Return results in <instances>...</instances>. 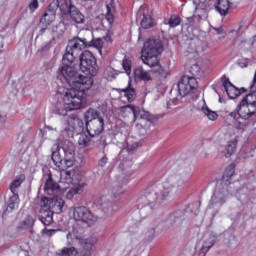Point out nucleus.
I'll return each instance as SVG.
<instances>
[{"label": "nucleus", "instance_id": "5", "mask_svg": "<svg viewBox=\"0 0 256 256\" xmlns=\"http://www.w3.org/2000/svg\"><path fill=\"white\" fill-rule=\"evenodd\" d=\"M89 45V41L87 39L74 37L69 41L68 46L66 47V53L64 54L62 61L64 63H73L75 61L76 55H79L85 47Z\"/></svg>", "mask_w": 256, "mask_h": 256}, {"label": "nucleus", "instance_id": "52", "mask_svg": "<svg viewBox=\"0 0 256 256\" xmlns=\"http://www.w3.org/2000/svg\"><path fill=\"white\" fill-rule=\"evenodd\" d=\"M226 245L229 249H237V241H235L234 237H231Z\"/></svg>", "mask_w": 256, "mask_h": 256}, {"label": "nucleus", "instance_id": "3", "mask_svg": "<svg viewBox=\"0 0 256 256\" xmlns=\"http://www.w3.org/2000/svg\"><path fill=\"white\" fill-rule=\"evenodd\" d=\"M81 105H83V92L72 88L65 92L62 101L56 103L54 111L57 115L65 117L69 111L81 109Z\"/></svg>", "mask_w": 256, "mask_h": 256}, {"label": "nucleus", "instance_id": "21", "mask_svg": "<svg viewBox=\"0 0 256 256\" xmlns=\"http://www.w3.org/2000/svg\"><path fill=\"white\" fill-rule=\"evenodd\" d=\"M255 112L256 106L240 102L236 113L241 117V119H250V117L255 115Z\"/></svg>", "mask_w": 256, "mask_h": 256}, {"label": "nucleus", "instance_id": "8", "mask_svg": "<svg viewBox=\"0 0 256 256\" xmlns=\"http://www.w3.org/2000/svg\"><path fill=\"white\" fill-rule=\"evenodd\" d=\"M80 69L83 73L95 77L97 75V60L90 51H84L80 57Z\"/></svg>", "mask_w": 256, "mask_h": 256}, {"label": "nucleus", "instance_id": "53", "mask_svg": "<svg viewBox=\"0 0 256 256\" xmlns=\"http://www.w3.org/2000/svg\"><path fill=\"white\" fill-rule=\"evenodd\" d=\"M107 161L108 159L106 158V156L102 157L98 162L99 167H103L104 165H107Z\"/></svg>", "mask_w": 256, "mask_h": 256}, {"label": "nucleus", "instance_id": "58", "mask_svg": "<svg viewBox=\"0 0 256 256\" xmlns=\"http://www.w3.org/2000/svg\"><path fill=\"white\" fill-rule=\"evenodd\" d=\"M67 240H68V244L71 245V242L69 241L70 239H73V234L71 232H69L66 236Z\"/></svg>", "mask_w": 256, "mask_h": 256}, {"label": "nucleus", "instance_id": "47", "mask_svg": "<svg viewBox=\"0 0 256 256\" xmlns=\"http://www.w3.org/2000/svg\"><path fill=\"white\" fill-rule=\"evenodd\" d=\"M255 39H256V35L253 36V40L252 41H241L239 44L240 49H251V47H253V43H255Z\"/></svg>", "mask_w": 256, "mask_h": 256}, {"label": "nucleus", "instance_id": "39", "mask_svg": "<svg viewBox=\"0 0 256 256\" xmlns=\"http://www.w3.org/2000/svg\"><path fill=\"white\" fill-rule=\"evenodd\" d=\"M91 144V136L85 134V133H81L80 132V135H79V138H78V145L79 147H89V145Z\"/></svg>", "mask_w": 256, "mask_h": 256}, {"label": "nucleus", "instance_id": "51", "mask_svg": "<svg viewBox=\"0 0 256 256\" xmlns=\"http://www.w3.org/2000/svg\"><path fill=\"white\" fill-rule=\"evenodd\" d=\"M39 7V1L38 0H32L29 5L28 9L31 11V13H34L36 9Z\"/></svg>", "mask_w": 256, "mask_h": 256}, {"label": "nucleus", "instance_id": "20", "mask_svg": "<svg viewBox=\"0 0 256 256\" xmlns=\"http://www.w3.org/2000/svg\"><path fill=\"white\" fill-rule=\"evenodd\" d=\"M76 239H79L82 247L80 256H91V249H93V245L97 243V240L94 237L79 238V236H76Z\"/></svg>", "mask_w": 256, "mask_h": 256}, {"label": "nucleus", "instance_id": "16", "mask_svg": "<svg viewBox=\"0 0 256 256\" xmlns=\"http://www.w3.org/2000/svg\"><path fill=\"white\" fill-rule=\"evenodd\" d=\"M72 85H74V87H78V90L75 89V91L81 92L82 99H83V95H85V91H89V88L93 87V78L78 74V76H76V80L74 81V84Z\"/></svg>", "mask_w": 256, "mask_h": 256}, {"label": "nucleus", "instance_id": "36", "mask_svg": "<svg viewBox=\"0 0 256 256\" xmlns=\"http://www.w3.org/2000/svg\"><path fill=\"white\" fill-rule=\"evenodd\" d=\"M137 107L133 105H126L119 108L121 117H129V115H133L135 117V111Z\"/></svg>", "mask_w": 256, "mask_h": 256}, {"label": "nucleus", "instance_id": "24", "mask_svg": "<svg viewBox=\"0 0 256 256\" xmlns=\"http://www.w3.org/2000/svg\"><path fill=\"white\" fill-rule=\"evenodd\" d=\"M53 213L49 208L41 206L39 219L44 225L53 223Z\"/></svg>", "mask_w": 256, "mask_h": 256}, {"label": "nucleus", "instance_id": "18", "mask_svg": "<svg viewBox=\"0 0 256 256\" xmlns=\"http://www.w3.org/2000/svg\"><path fill=\"white\" fill-rule=\"evenodd\" d=\"M235 151H237V138L230 140L226 146L218 147V157L229 159L231 155L235 154Z\"/></svg>", "mask_w": 256, "mask_h": 256}, {"label": "nucleus", "instance_id": "41", "mask_svg": "<svg viewBox=\"0 0 256 256\" xmlns=\"http://www.w3.org/2000/svg\"><path fill=\"white\" fill-rule=\"evenodd\" d=\"M142 15H143V18L140 23L141 27L143 29H151V27H153V19H151L150 15H146L145 13H143Z\"/></svg>", "mask_w": 256, "mask_h": 256}, {"label": "nucleus", "instance_id": "30", "mask_svg": "<svg viewBox=\"0 0 256 256\" xmlns=\"http://www.w3.org/2000/svg\"><path fill=\"white\" fill-rule=\"evenodd\" d=\"M100 204L102 205L103 211H105V213H113V211H117V205L109 201V198L106 196H102L100 198Z\"/></svg>", "mask_w": 256, "mask_h": 256}, {"label": "nucleus", "instance_id": "14", "mask_svg": "<svg viewBox=\"0 0 256 256\" xmlns=\"http://www.w3.org/2000/svg\"><path fill=\"white\" fill-rule=\"evenodd\" d=\"M215 245V236L207 233L204 234L202 239L197 242V249H199L198 256H206L209 249Z\"/></svg>", "mask_w": 256, "mask_h": 256}, {"label": "nucleus", "instance_id": "29", "mask_svg": "<svg viewBox=\"0 0 256 256\" xmlns=\"http://www.w3.org/2000/svg\"><path fill=\"white\" fill-rule=\"evenodd\" d=\"M84 119L87 125L89 123H93V121H99V119H103V117H101L99 111L89 108L84 114Z\"/></svg>", "mask_w": 256, "mask_h": 256}, {"label": "nucleus", "instance_id": "64", "mask_svg": "<svg viewBox=\"0 0 256 256\" xmlns=\"http://www.w3.org/2000/svg\"><path fill=\"white\" fill-rule=\"evenodd\" d=\"M47 129H48L49 131H53V127H51V126H47Z\"/></svg>", "mask_w": 256, "mask_h": 256}, {"label": "nucleus", "instance_id": "34", "mask_svg": "<svg viewBox=\"0 0 256 256\" xmlns=\"http://www.w3.org/2000/svg\"><path fill=\"white\" fill-rule=\"evenodd\" d=\"M16 207H19V195L13 194L8 200V205L4 214L7 215V213H11Z\"/></svg>", "mask_w": 256, "mask_h": 256}, {"label": "nucleus", "instance_id": "59", "mask_svg": "<svg viewBox=\"0 0 256 256\" xmlns=\"http://www.w3.org/2000/svg\"><path fill=\"white\" fill-rule=\"evenodd\" d=\"M215 31H217L218 35H223V29L222 28H214Z\"/></svg>", "mask_w": 256, "mask_h": 256}, {"label": "nucleus", "instance_id": "11", "mask_svg": "<svg viewBox=\"0 0 256 256\" xmlns=\"http://www.w3.org/2000/svg\"><path fill=\"white\" fill-rule=\"evenodd\" d=\"M41 207H46L53 213H61L63 207H65V200L61 198V195H54L52 198H42Z\"/></svg>", "mask_w": 256, "mask_h": 256}, {"label": "nucleus", "instance_id": "6", "mask_svg": "<svg viewBox=\"0 0 256 256\" xmlns=\"http://www.w3.org/2000/svg\"><path fill=\"white\" fill-rule=\"evenodd\" d=\"M60 11L63 15H69L70 19L78 25L85 23V16L77 6L73 5L72 0H62Z\"/></svg>", "mask_w": 256, "mask_h": 256}, {"label": "nucleus", "instance_id": "19", "mask_svg": "<svg viewBox=\"0 0 256 256\" xmlns=\"http://www.w3.org/2000/svg\"><path fill=\"white\" fill-rule=\"evenodd\" d=\"M44 191L47 195H51L52 197L63 193V189H61V186L53 180V176H51V174L45 182Z\"/></svg>", "mask_w": 256, "mask_h": 256}, {"label": "nucleus", "instance_id": "10", "mask_svg": "<svg viewBox=\"0 0 256 256\" xmlns=\"http://www.w3.org/2000/svg\"><path fill=\"white\" fill-rule=\"evenodd\" d=\"M63 66L60 68L58 72V77L60 79H65L68 85H75V81L79 73L73 67V62H64L62 60Z\"/></svg>", "mask_w": 256, "mask_h": 256}, {"label": "nucleus", "instance_id": "12", "mask_svg": "<svg viewBox=\"0 0 256 256\" xmlns=\"http://www.w3.org/2000/svg\"><path fill=\"white\" fill-rule=\"evenodd\" d=\"M57 9H61V1L54 0L50 3L44 15L40 19V23L44 25V27H49V25L55 21L57 17Z\"/></svg>", "mask_w": 256, "mask_h": 256}, {"label": "nucleus", "instance_id": "35", "mask_svg": "<svg viewBox=\"0 0 256 256\" xmlns=\"http://www.w3.org/2000/svg\"><path fill=\"white\" fill-rule=\"evenodd\" d=\"M136 119H144V121H151V114L139 107L134 110V121Z\"/></svg>", "mask_w": 256, "mask_h": 256}, {"label": "nucleus", "instance_id": "63", "mask_svg": "<svg viewBox=\"0 0 256 256\" xmlns=\"http://www.w3.org/2000/svg\"><path fill=\"white\" fill-rule=\"evenodd\" d=\"M49 45H46V47H42V51H48Z\"/></svg>", "mask_w": 256, "mask_h": 256}, {"label": "nucleus", "instance_id": "48", "mask_svg": "<svg viewBox=\"0 0 256 256\" xmlns=\"http://www.w3.org/2000/svg\"><path fill=\"white\" fill-rule=\"evenodd\" d=\"M23 183V180L16 179L10 184V191H12L13 195H15V192L19 187H21V184Z\"/></svg>", "mask_w": 256, "mask_h": 256}, {"label": "nucleus", "instance_id": "57", "mask_svg": "<svg viewBox=\"0 0 256 256\" xmlns=\"http://www.w3.org/2000/svg\"><path fill=\"white\" fill-rule=\"evenodd\" d=\"M149 237H150V241H152V239H154V237H155V228H152L150 230Z\"/></svg>", "mask_w": 256, "mask_h": 256}, {"label": "nucleus", "instance_id": "4", "mask_svg": "<svg viewBox=\"0 0 256 256\" xmlns=\"http://www.w3.org/2000/svg\"><path fill=\"white\" fill-rule=\"evenodd\" d=\"M60 183H66V185H73V187L68 191V199L73 198V195L83 192L85 183L83 181V175L78 169H70L62 172L60 174Z\"/></svg>", "mask_w": 256, "mask_h": 256}, {"label": "nucleus", "instance_id": "15", "mask_svg": "<svg viewBox=\"0 0 256 256\" xmlns=\"http://www.w3.org/2000/svg\"><path fill=\"white\" fill-rule=\"evenodd\" d=\"M83 129H85V123H83L81 118L71 116L66 120L65 131L69 132L71 135H73V133L79 135V133H83Z\"/></svg>", "mask_w": 256, "mask_h": 256}, {"label": "nucleus", "instance_id": "46", "mask_svg": "<svg viewBox=\"0 0 256 256\" xmlns=\"http://www.w3.org/2000/svg\"><path fill=\"white\" fill-rule=\"evenodd\" d=\"M92 47H96L98 49V53H102L101 49H103V40L101 38H97L95 40H92L91 42Z\"/></svg>", "mask_w": 256, "mask_h": 256}, {"label": "nucleus", "instance_id": "40", "mask_svg": "<svg viewBox=\"0 0 256 256\" xmlns=\"http://www.w3.org/2000/svg\"><path fill=\"white\" fill-rule=\"evenodd\" d=\"M107 8V14H106V19L108 21V23L113 24V21L115 19V6H113V0L111 1L110 4H107L106 6Z\"/></svg>", "mask_w": 256, "mask_h": 256}, {"label": "nucleus", "instance_id": "61", "mask_svg": "<svg viewBox=\"0 0 256 256\" xmlns=\"http://www.w3.org/2000/svg\"><path fill=\"white\" fill-rule=\"evenodd\" d=\"M45 31H47V26L40 29V35H43V33H45Z\"/></svg>", "mask_w": 256, "mask_h": 256}, {"label": "nucleus", "instance_id": "27", "mask_svg": "<svg viewBox=\"0 0 256 256\" xmlns=\"http://www.w3.org/2000/svg\"><path fill=\"white\" fill-rule=\"evenodd\" d=\"M207 4L201 2L196 6V15L192 19L193 21H201V19H207Z\"/></svg>", "mask_w": 256, "mask_h": 256}, {"label": "nucleus", "instance_id": "62", "mask_svg": "<svg viewBox=\"0 0 256 256\" xmlns=\"http://www.w3.org/2000/svg\"><path fill=\"white\" fill-rule=\"evenodd\" d=\"M65 149H73V144H69L68 146L64 147Z\"/></svg>", "mask_w": 256, "mask_h": 256}, {"label": "nucleus", "instance_id": "26", "mask_svg": "<svg viewBox=\"0 0 256 256\" xmlns=\"http://www.w3.org/2000/svg\"><path fill=\"white\" fill-rule=\"evenodd\" d=\"M51 159L56 167L58 169H61L63 167V157L61 156V153L59 152V144H54L52 147V155Z\"/></svg>", "mask_w": 256, "mask_h": 256}, {"label": "nucleus", "instance_id": "49", "mask_svg": "<svg viewBox=\"0 0 256 256\" xmlns=\"http://www.w3.org/2000/svg\"><path fill=\"white\" fill-rule=\"evenodd\" d=\"M139 147V142L128 139L127 140V151H135Z\"/></svg>", "mask_w": 256, "mask_h": 256}, {"label": "nucleus", "instance_id": "9", "mask_svg": "<svg viewBox=\"0 0 256 256\" xmlns=\"http://www.w3.org/2000/svg\"><path fill=\"white\" fill-rule=\"evenodd\" d=\"M229 198V190L227 186L223 184H217L215 191L210 199L209 208L213 209V207H223L225 203H227V199Z\"/></svg>", "mask_w": 256, "mask_h": 256}, {"label": "nucleus", "instance_id": "32", "mask_svg": "<svg viewBox=\"0 0 256 256\" xmlns=\"http://www.w3.org/2000/svg\"><path fill=\"white\" fill-rule=\"evenodd\" d=\"M229 7H231L229 0H218L215 9L220 15H227Z\"/></svg>", "mask_w": 256, "mask_h": 256}, {"label": "nucleus", "instance_id": "50", "mask_svg": "<svg viewBox=\"0 0 256 256\" xmlns=\"http://www.w3.org/2000/svg\"><path fill=\"white\" fill-rule=\"evenodd\" d=\"M53 33H63L65 31V23L60 22L52 29Z\"/></svg>", "mask_w": 256, "mask_h": 256}, {"label": "nucleus", "instance_id": "31", "mask_svg": "<svg viewBox=\"0 0 256 256\" xmlns=\"http://www.w3.org/2000/svg\"><path fill=\"white\" fill-rule=\"evenodd\" d=\"M202 103V107L200 108L201 111L204 113V115L210 120V121H217V118L219 117V115L217 114V112L209 109V107H207V104L205 103V99L201 100Z\"/></svg>", "mask_w": 256, "mask_h": 256}, {"label": "nucleus", "instance_id": "60", "mask_svg": "<svg viewBox=\"0 0 256 256\" xmlns=\"http://www.w3.org/2000/svg\"><path fill=\"white\" fill-rule=\"evenodd\" d=\"M3 49V36H0V50Z\"/></svg>", "mask_w": 256, "mask_h": 256}, {"label": "nucleus", "instance_id": "13", "mask_svg": "<svg viewBox=\"0 0 256 256\" xmlns=\"http://www.w3.org/2000/svg\"><path fill=\"white\" fill-rule=\"evenodd\" d=\"M197 89V79L195 77L183 76L178 83V91L181 97H187Z\"/></svg>", "mask_w": 256, "mask_h": 256}, {"label": "nucleus", "instance_id": "44", "mask_svg": "<svg viewBox=\"0 0 256 256\" xmlns=\"http://www.w3.org/2000/svg\"><path fill=\"white\" fill-rule=\"evenodd\" d=\"M122 67L127 75H131V68L133 67L131 60L124 58L122 61Z\"/></svg>", "mask_w": 256, "mask_h": 256}, {"label": "nucleus", "instance_id": "54", "mask_svg": "<svg viewBox=\"0 0 256 256\" xmlns=\"http://www.w3.org/2000/svg\"><path fill=\"white\" fill-rule=\"evenodd\" d=\"M57 230H49V229H43L42 233L44 235H48L49 237H51V235H53V233H55Z\"/></svg>", "mask_w": 256, "mask_h": 256}, {"label": "nucleus", "instance_id": "42", "mask_svg": "<svg viewBox=\"0 0 256 256\" xmlns=\"http://www.w3.org/2000/svg\"><path fill=\"white\" fill-rule=\"evenodd\" d=\"M241 103H244L245 105H253L256 107V95L254 93L246 95Z\"/></svg>", "mask_w": 256, "mask_h": 256}, {"label": "nucleus", "instance_id": "56", "mask_svg": "<svg viewBox=\"0 0 256 256\" xmlns=\"http://www.w3.org/2000/svg\"><path fill=\"white\" fill-rule=\"evenodd\" d=\"M102 41H106V43H111V35L107 34L103 38H101Z\"/></svg>", "mask_w": 256, "mask_h": 256}, {"label": "nucleus", "instance_id": "55", "mask_svg": "<svg viewBox=\"0 0 256 256\" xmlns=\"http://www.w3.org/2000/svg\"><path fill=\"white\" fill-rule=\"evenodd\" d=\"M191 207H196L197 211H195L194 213L195 215H197L199 213V207H201V201L192 203Z\"/></svg>", "mask_w": 256, "mask_h": 256}, {"label": "nucleus", "instance_id": "7", "mask_svg": "<svg viewBox=\"0 0 256 256\" xmlns=\"http://www.w3.org/2000/svg\"><path fill=\"white\" fill-rule=\"evenodd\" d=\"M73 219L79 223H83L86 227H91V225L97 223V216L85 206L73 208Z\"/></svg>", "mask_w": 256, "mask_h": 256}, {"label": "nucleus", "instance_id": "1", "mask_svg": "<svg viewBox=\"0 0 256 256\" xmlns=\"http://www.w3.org/2000/svg\"><path fill=\"white\" fill-rule=\"evenodd\" d=\"M177 173L178 174L169 176L162 183L160 192L157 190H149L139 199V204L142 207H145L142 211H146L149 216L155 215L159 210V207H161V203H163L173 191L185 189V186L187 185L185 176L191 173V167L182 164Z\"/></svg>", "mask_w": 256, "mask_h": 256}, {"label": "nucleus", "instance_id": "2", "mask_svg": "<svg viewBox=\"0 0 256 256\" xmlns=\"http://www.w3.org/2000/svg\"><path fill=\"white\" fill-rule=\"evenodd\" d=\"M163 52V44L161 40L148 39L142 48L141 60L144 65L154 68V73L163 75V67L159 65V56Z\"/></svg>", "mask_w": 256, "mask_h": 256}, {"label": "nucleus", "instance_id": "43", "mask_svg": "<svg viewBox=\"0 0 256 256\" xmlns=\"http://www.w3.org/2000/svg\"><path fill=\"white\" fill-rule=\"evenodd\" d=\"M165 23H167L170 27H177L178 25L181 24V18L177 15H172L169 18V20Z\"/></svg>", "mask_w": 256, "mask_h": 256}, {"label": "nucleus", "instance_id": "33", "mask_svg": "<svg viewBox=\"0 0 256 256\" xmlns=\"http://www.w3.org/2000/svg\"><path fill=\"white\" fill-rule=\"evenodd\" d=\"M120 91L124 93L128 103H133V101H135V98L137 97V91H135V88L131 87V84H129L127 88L120 89Z\"/></svg>", "mask_w": 256, "mask_h": 256}, {"label": "nucleus", "instance_id": "25", "mask_svg": "<svg viewBox=\"0 0 256 256\" xmlns=\"http://www.w3.org/2000/svg\"><path fill=\"white\" fill-rule=\"evenodd\" d=\"M238 116H239V114L237 112H231V113L227 114L224 117V121H225L226 125H229L230 127H235V129H241V127H243V125L241 124V122L237 121Z\"/></svg>", "mask_w": 256, "mask_h": 256}, {"label": "nucleus", "instance_id": "17", "mask_svg": "<svg viewBox=\"0 0 256 256\" xmlns=\"http://www.w3.org/2000/svg\"><path fill=\"white\" fill-rule=\"evenodd\" d=\"M105 119L99 118V120H93L92 122L86 124V130L88 135L91 137H98L103 133L105 129Z\"/></svg>", "mask_w": 256, "mask_h": 256}, {"label": "nucleus", "instance_id": "23", "mask_svg": "<svg viewBox=\"0 0 256 256\" xmlns=\"http://www.w3.org/2000/svg\"><path fill=\"white\" fill-rule=\"evenodd\" d=\"M133 75L135 81H153L151 73L143 69V66H138L134 68Z\"/></svg>", "mask_w": 256, "mask_h": 256}, {"label": "nucleus", "instance_id": "37", "mask_svg": "<svg viewBox=\"0 0 256 256\" xmlns=\"http://www.w3.org/2000/svg\"><path fill=\"white\" fill-rule=\"evenodd\" d=\"M58 256H75L77 255L76 247H64L56 252Z\"/></svg>", "mask_w": 256, "mask_h": 256}, {"label": "nucleus", "instance_id": "38", "mask_svg": "<svg viewBox=\"0 0 256 256\" xmlns=\"http://www.w3.org/2000/svg\"><path fill=\"white\" fill-rule=\"evenodd\" d=\"M64 165L66 169H71L75 165V154L73 152H65Z\"/></svg>", "mask_w": 256, "mask_h": 256}, {"label": "nucleus", "instance_id": "28", "mask_svg": "<svg viewBox=\"0 0 256 256\" xmlns=\"http://www.w3.org/2000/svg\"><path fill=\"white\" fill-rule=\"evenodd\" d=\"M233 175H235V166L229 165L223 174L220 185L229 187V185H231V177H233Z\"/></svg>", "mask_w": 256, "mask_h": 256}, {"label": "nucleus", "instance_id": "22", "mask_svg": "<svg viewBox=\"0 0 256 256\" xmlns=\"http://www.w3.org/2000/svg\"><path fill=\"white\" fill-rule=\"evenodd\" d=\"M223 85H224V89L230 99H237V97H239V95H241L242 93H245V91H247L245 88L239 89V88L235 87L229 81L224 82Z\"/></svg>", "mask_w": 256, "mask_h": 256}, {"label": "nucleus", "instance_id": "45", "mask_svg": "<svg viewBox=\"0 0 256 256\" xmlns=\"http://www.w3.org/2000/svg\"><path fill=\"white\" fill-rule=\"evenodd\" d=\"M189 73H191V75H192L190 77H199V75H201V67H199L198 64H193L189 68Z\"/></svg>", "mask_w": 256, "mask_h": 256}]
</instances>
